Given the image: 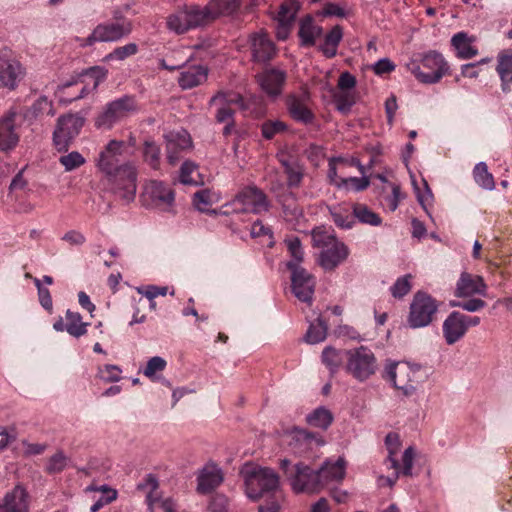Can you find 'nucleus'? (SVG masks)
<instances>
[{
    "instance_id": "nucleus-26",
    "label": "nucleus",
    "mask_w": 512,
    "mask_h": 512,
    "mask_svg": "<svg viewBox=\"0 0 512 512\" xmlns=\"http://www.w3.org/2000/svg\"><path fill=\"white\" fill-rule=\"evenodd\" d=\"M89 323L82 321V316L78 312L67 310L65 322L62 318L53 324V328L58 332L66 331L69 335L79 338L86 334Z\"/></svg>"
},
{
    "instance_id": "nucleus-16",
    "label": "nucleus",
    "mask_w": 512,
    "mask_h": 512,
    "mask_svg": "<svg viewBox=\"0 0 512 512\" xmlns=\"http://www.w3.org/2000/svg\"><path fill=\"white\" fill-rule=\"evenodd\" d=\"M160 66L163 69L173 71L177 68L180 69V73L177 79L178 85L183 90H189L206 82L208 78L209 69L205 65L192 64L179 66H169L165 60L160 61Z\"/></svg>"
},
{
    "instance_id": "nucleus-1",
    "label": "nucleus",
    "mask_w": 512,
    "mask_h": 512,
    "mask_svg": "<svg viewBox=\"0 0 512 512\" xmlns=\"http://www.w3.org/2000/svg\"><path fill=\"white\" fill-rule=\"evenodd\" d=\"M124 141L111 140L97 160V167L113 182V192L125 202L134 199L137 185L136 169L132 164L119 165Z\"/></svg>"
},
{
    "instance_id": "nucleus-63",
    "label": "nucleus",
    "mask_w": 512,
    "mask_h": 512,
    "mask_svg": "<svg viewBox=\"0 0 512 512\" xmlns=\"http://www.w3.org/2000/svg\"><path fill=\"white\" fill-rule=\"evenodd\" d=\"M33 282L38 290V297L40 304L46 309L51 310L52 309V297L50 295V291L42 286L41 280L38 278H34Z\"/></svg>"
},
{
    "instance_id": "nucleus-48",
    "label": "nucleus",
    "mask_w": 512,
    "mask_h": 512,
    "mask_svg": "<svg viewBox=\"0 0 512 512\" xmlns=\"http://www.w3.org/2000/svg\"><path fill=\"white\" fill-rule=\"evenodd\" d=\"M329 168H328V178L330 182L337 187V184L340 182L339 170H343L344 168L349 167L348 159H344L342 157H335L329 160Z\"/></svg>"
},
{
    "instance_id": "nucleus-21",
    "label": "nucleus",
    "mask_w": 512,
    "mask_h": 512,
    "mask_svg": "<svg viewBox=\"0 0 512 512\" xmlns=\"http://www.w3.org/2000/svg\"><path fill=\"white\" fill-rule=\"evenodd\" d=\"M17 116L18 110L15 107H11L0 118V151H10L19 142V135L15 130V119Z\"/></svg>"
},
{
    "instance_id": "nucleus-31",
    "label": "nucleus",
    "mask_w": 512,
    "mask_h": 512,
    "mask_svg": "<svg viewBox=\"0 0 512 512\" xmlns=\"http://www.w3.org/2000/svg\"><path fill=\"white\" fill-rule=\"evenodd\" d=\"M346 462L339 458L335 462L325 461L319 468L321 471V480L323 488H327L333 483H340L345 477Z\"/></svg>"
},
{
    "instance_id": "nucleus-19",
    "label": "nucleus",
    "mask_w": 512,
    "mask_h": 512,
    "mask_svg": "<svg viewBox=\"0 0 512 512\" xmlns=\"http://www.w3.org/2000/svg\"><path fill=\"white\" fill-rule=\"evenodd\" d=\"M144 201L155 208L168 210L174 202L173 190L160 181H150L145 186Z\"/></svg>"
},
{
    "instance_id": "nucleus-56",
    "label": "nucleus",
    "mask_w": 512,
    "mask_h": 512,
    "mask_svg": "<svg viewBox=\"0 0 512 512\" xmlns=\"http://www.w3.org/2000/svg\"><path fill=\"white\" fill-rule=\"evenodd\" d=\"M331 216L334 223L340 228H350L354 222L349 211L340 207L331 209Z\"/></svg>"
},
{
    "instance_id": "nucleus-8",
    "label": "nucleus",
    "mask_w": 512,
    "mask_h": 512,
    "mask_svg": "<svg viewBox=\"0 0 512 512\" xmlns=\"http://www.w3.org/2000/svg\"><path fill=\"white\" fill-rule=\"evenodd\" d=\"M438 311L437 301L425 292L414 294L409 306L407 325L411 329L423 328L430 325Z\"/></svg>"
},
{
    "instance_id": "nucleus-51",
    "label": "nucleus",
    "mask_w": 512,
    "mask_h": 512,
    "mask_svg": "<svg viewBox=\"0 0 512 512\" xmlns=\"http://www.w3.org/2000/svg\"><path fill=\"white\" fill-rule=\"evenodd\" d=\"M144 159L153 168L158 169L160 164V148L154 141L146 140L144 143Z\"/></svg>"
},
{
    "instance_id": "nucleus-27",
    "label": "nucleus",
    "mask_w": 512,
    "mask_h": 512,
    "mask_svg": "<svg viewBox=\"0 0 512 512\" xmlns=\"http://www.w3.org/2000/svg\"><path fill=\"white\" fill-rule=\"evenodd\" d=\"M442 331L448 345H452L462 339L467 332L462 319V313L458 311L451 312L443 322Z\"/></svg>"
},
{
    "instance_id": "nucleus-43",
    "label": "nucleus",
    "mask_w": 512,
    "mask_h": 512,
    "mask_svg": "<svg viewBox=\"0 0 512 512\" xmlns=\"http://www.w3.org/2000/svg\"><path fill=\"white\" fill-rule=\"evenodd\" d=\"M327 336V326L320 318H318L315 322L311 323L307 333L305 335V340L309 344H317L326 339Z\"/></svg>"
},
{
    "instance_id": "nucleus-15",
    "label": "nucleus",
    "mask_w": 512,
    "mask_h": 512,
    "mask_svg": "<svg viewBox=\"0 0 512 512\" xmlns=\"http://www.w3.org/2000/svg\"><path fill=\"white\" fill-rule=\"evenodd\" d=\"M286 435L289 439L288 446L297 454L313 452L325 445L322 435L303 428L294 427Z\"/></svg>"
},
{
    "instance_id": "nucleus-20",
    "label": "nucleus",
    "mask_w": 512,
    "mask_h": 512,
    "mask_svg": "<svg viewBox=\"0 0 512 512\" xmlns=\"http://www.w3.org/2000/svg\"><path fill=\"white\" fill-rule=\"evenodd\" d=\"M292 271V290L297 299L302 302L311 303L315 281L311 274L301 267H294V264H287Z\"/></svg>"
},
{
    "instance_id": "nucleus-25",
    "label": "nucleus",
    "mask_w": 512,
    "mask_h": 512,
    "mask_svg": "<svg viewBox=\"0 0 512 512\" xmlns=\"http://www.w3.org/2000/svg\"><path fill=\"white\" fill-rule=\"evenodd\" d=\"M486 291L487 285L481 276L462 272L456 285L455 295L462 298L474 295L486 296Z\"/></svg>"
},
{
    "instance_id": "nucleus-3",
    "label": "nucleus",
    "mask_w": 512,
    "mask_h": 512,
    "mask_svg": "<svg viewBox=\"0 0 512 512\" xmlns=\"http://www.w3.org/2000/svg\"><path fill=\"white\" fill-rule=\"evenodd\" d=\"M407 68L419 82L435 84L449 73L450 67L440 52L430 50L407 63Z\"/></svg>"
},
{
    "instance_id": "nucleus-5",
    "label": "nucleus",
    "mask_w": 512,
    "mask_h": 512,
    "mask_svg": "<svg viewBox=\"0 0 512 512\" xmlns=\"http://www.w3.org/2000/svg\"><path fill=\"white\" fill-rule=\"evenodd\" d=\"M116 22H104L96 25L88 37L78 38L79 46L91 47L95 43L118 42L129 36L133 30L130 20L115 16Z\"/></svg>"
},
{
    "instance_id": "nucleus-57",
    "label": "nucleus",
    "mask_w": 512,
    "mask_h": 512,
    "mask_svg": "<svg viewBox=\"0 0 512 512\" xmlns=\"http://www.w3.org/2000/svg\"><path fill=\"white\" fill-rule=\"evenodd\" d=\"M285 173L287 175V184L289 187H298L303 179V169L298 165L284 163Z\"/></svg>"
},
{
    "instance_id": "nucleus-29",
    "label": "nucleus",
    "mask_w": 512,
    "mask_h": 512,
    "mask_svg": "<svg viewBox=\"0 0 512 512\" xmlns=\"http://www.w3.org/2000/svg\"><path fill=\"white\" fill-rule=\"evenodd\" d=\"M416 457L415 449L412 446H409L405 449L402 456V464H398V467H391L394 470L393 477H379L380 485H387L389 487H393L399 478L400 475L404 476H412V468L413 461ZM387 467L390 468V465L387 464Z\"/></svg>"
},
{
    "instance_id": "nucleus-14",
    "label": "nucleus",
    "mask_w": 512,
    "mask_h": 512,
    "mask_svg": "<svg viewBox=\"0 0 512 512\" xmlns=\"http://www.w3.org/2000/svg\"><path fill=\"white\" fill-rule=\"evenodd\" d=\"M243 97L240 94H236L230 91H218L209 100V106H217L215 113V119L218 123H224L223 134L225 136L232 133L234 129V110L230 107L232 104H238L242 108Z\"/></svg>"
},
{
    "instance_id": "nucleus-4",
    "label": "nucleus",
    "mask_w": 512,
    "mask_h": 512,
    "mask_svg": "<svg viewBox=\"0 0 512 512\" xmlns=\"http://www.w3.org/2000/svg\"><path fill=\"white\" fill-rule=\"evenodd\" d=\"M314 245L321 248L319 264L325 270H334L346 260L349 254L347 246L332 234L317 229L312 233Z\"/></svg>"
},
{
    "instance_id": "nucleus-12",
    "label": "nucleus",
    "mask_w": 512,
    "mask_h": 512,
    "mask_svg": "<svg viewBox=\"0 0 512 512\" xmlns=\"http://www.w3.org/2000/svg\"><path fill=\"white\" fill-rule=\"evenodd\" d=\"M137 111V103L134 97L124 95L109 102L104 110L96 117L95 125L98 128L110 129Z\"/></svg>"
},
{
    "instance_id": "nucleus-47",
    "label": "nucleus",
    "mask_w": 512,
    "mask_h": 512,
    "mask_svg": "<svg viewBox=\"0 0 512 512\" xmlns=\"http://www.w3.org/2000/svg\"><path fill=\"white\" fill-rule=\"evenodd\" d=\"M370 184L368 177H344L340 178L339 184H337V188L345 189L346 191H363Z\"/></svg>"
},
{
    "instance_id": "nucleus-53",
    "label": "nucleus",
    "mask_w": 512,
    "mask_h": 512,
    "mask_svg": "<svg viewBox=\"0 0 512 512\" xmlns=\"http://www.w3.org/2000/svg\"><path fill=\"white\" fill-rule=\"evenodd\" d=\"M67 464L68 457L63 453V451H57L49 458L46 471L50 474L59 473L66 468Z\"/></svg>"
},
{
    "instance_id": "nucleus-18",
    "label": "nucleus",
    "mask_w": 512,
    "mask_h": 512,
    "mask_svg": "<svg viewBox=\"0 0 512 512\" xmlns=\"http://www.w3.org/2000/svg\"><path fill=\"white\" fill-rule=\"evenodd\" d=\"M252 60L257 63L272 61L277 53V47L267 33L259 31L252 33L248 39Z\"/></svg>"
},
{
    "instance_id": "nucleus-60",
    "label": "nucleus",
    "mask_w": 512,
    "mask_h": 512,
    "mask_svg": "<svg viewBox=\"0 0 512 512\" xmlns=\"http://www.w3.org/2000/svg\"><path fill=\"white\" fill-rule=\"evenodd\" d=\"M334 102L336 105V109L339 112L346 114L350 111L351 107L354 105L355 98L353 95H351L348 92H342V93L336 94L334 96Z\"/></svg>"
},
{
    "instance_id": "nucleus-40",
    "label": "nucleus",
    "mask_w": 512,
    "mask_h": 512,
    "mask_svg": "<svg viewBox=\"0 0 512 512\" xmlns=\"http://www.w3.org/2000/svg\"><path fill=\"white\" fill-rule=\"evenodd\" d=\"M473 177L475 182L483 189H494V178L493 175L488 171V167L485 162H479L478 164L475 165L473 170Z\"/></svg>"
},
{
    "instance_id": "nucleus-9",
    "label": "nucleus",
    "mask_w": 512,
    "mask_h": 512,
    "mask_svg": "<svg viewBox=\"0 0 512 512\" xmlns=\"http://www.w3.org/2000/svg\"><path fill=\"white\" fill-rule=\"evenodd\" d=\"M384 378L389 380L396 389L402 390L405 395L415 391L421 380L419 367L407 362H389L385 367Z\"/></svg>"
},
{
    "instance_id": "nucleus-38",
    "label": "nucleus",
    "mask_w": 512,
    "mask_h": 512,
    "mask_svg": "<svg viewBox=\"0 0 512 512\" xmlns=\"http://www.w3.org/2000/svg\"><path fill=\"white\" fill-rule=\"evenodd\" d=\"M343 38V29L340 25L334 26L324 38L320 50L327 58H333L337 54V48Z\"/></svg>"
},
{
    "instance_id": "nucleus-52",
    "label": "nucleus",
    "mask_w": 512,
    "mask_h": 512,
    "mask_svg": "<svg viewBox=\"0 0 512 512\" xmlns=\"http://www.w3.org/2000/svg\"><path fill=\"white\" fill-rule=\"evenodd\" d=\"M198 169L197 165L191 161H185L180 169V181L186 185H196Z\"/></svg>"
},
{
    "instance_id": "nucleus-13",
    "label": "nucleus",
    "mask_w": 512,
    "mask_h": 512,
    "mask_svg": "<svg viewBox=\"0 0 512 512\" xmlns=\"http://www.w3.org/2000/svg\"><path fill=\"white\" fill-rule=\"evenodd\" d=\"M85 123L78 113H68L58 118L53 132V144L57 151L67 152L72 141L77 137Z\"/></svg>"
},
{
    "instance_id": "nucleus-45",
    "label": "nucleus",
    "mask_w": 512,
    "mask_h": 512,
    "mask_svg": "<svg viewBox=\"0 0 512 512\" xmlns=\"http://www.w3.org/2000/svg\"><path fill=\"white\" fill-rule=\"evenodd\" d=\"M287 249L292 257L287 264H294V267H300V263L303 261L304 252L300 242V239L296 236L288 237L284 240Z\"/></svg>"
},
{
    "instance_id": "nucleus-37",
    "label": "nucleus",
    "mask_w": 512,
    "mask_h": 512,
    "mask_svg": "<svg viewBox=\"0 0 512 512\" xmlns=\"http://www.w3.org/2000/svg\"><path fill=\"white\" fill-rule=\"evenodd\" d=\"M137 489L146 493L147 503L150 509L159 502L160 493L159 481L154 474H147L146 477L137 485Z\"/></svg>"
},
{
    "instance_id": "nucleus-39",
    "label": "nucleus",
    "mask_w": 512,
    "mask_h": 512,
    "mask_svg": "<svg viewBox=\"0 0 512 512\" xmlns=\"http://www.w3.org/2000/svg\"><path fill=\"white\" fill-rule=\"evenodd\" d=\"M321 360L322 363L329 369L332 375L338 371L343 363L341 351L332 346H327L324 348L321 354Z\"/></svg>"
},
{
    "instance_id": "nucleus-41",
    "label": "nucleus",
    "mask_w": 512,
    "mask_h": 512,
    "mask_svg": "<svg viewBox=\"0 0 512 512\" xmlns=\"http://www.w3.org/2000/svg\"><path fill=\"white\" fill-rule=\"evenodd\" d=\"M139 47L134 42H129L123 46H119L114 48L110 53H108L104 58V62L110 61H124L128 57L134 56L138 53Z\"/></svg>"
},
{
    "instance_id": "nucleus-11",
    "label": "nucleus",
    "mask_w": 512,
    "mask_h": 512,
    "mask_svg": "<svg viewBox=\"0 0 512 512\" xmlns=\"http://www.w3.org/2000/svg\"><path fill=\"white\" fill-rule=\"evenodd\" d=\"M291 489L296 494H318L323 488L321 471L314 470L307 464L299 462L294 466V473L288 476Z\"/></svg>"
},
{
    "instance_id": "nucleus-49",
    "label": "nucleus",
    "mask_w": 512,
    "mask_h": 512,
    "mask_svg": "<svg viewBox=\"0 0 512 512\" xmlns=\"http://www.w3.org/2000/svg\"><path fill=\"white\" fill-rule=\"evenodd\" d=\"M30 113L34 117L53 116V103L46 96H41L31 106Z\"/></svg>"
},
{
    "instance_id": "nucleus-28",
    "label": "nucleus",
    "mask_w": 512,
    "mask_h": 512,
    "mask_svg": "<svg viewBox=\"0 0 512 512\" xmlns=\"http://www.w3.org/2000/svg\"><path fill=\"white\" fill-rule=\"evenodd\" d=\"M496 72L500 78L501 90L509 93L512 90V49H504L497 55Z\"/></svg>"
},
{
    "instance_id": "nucleus-17",
    "label": "nucleus",
    "mask_w": 512,
    "mask_h": 512,
    "mask_svg": "<svg viewBox=\"0 0 512 512\" xmlns=\"http://www.w3.org/2000/svg\"><path fill=\"white\" fill-rule=\"evenodd\" d=\"M286 80V71L277 67L267 68L256 75L260 89L271 99L282 95Z\"/></svg>"
},
{
    "instance_id": "nucleus-50",
    "label": "nucleus",
    "mask_w": 512,
    "mask_h": 512,
    "mask_svg": "<svg viewBox=\"0 0 512 512\" xmlns=\"http://www.w3.org/2000/svg\"><path fill=\"white\" fill-rule=\"evenodd\" d=\"M215 200L208 189H203L194 194L193 204L200 212H210V208Z\"/></svg>"
},
{
    "instance_id": "nucleus-62",
    "label": "nucleus",
    "mask_w": 512,
    "mask_h": 512,
    "mask_svg": "<svg viewBox=\"0 0 512 512\" xmlns=\"http://www.w3.org/2000/svg\"><path fill=\"white\" fill-rule=\"evenodd\" d=\"M295 18V10L288 4H282L277 14L278 25L288 28Z\"/></svg>"
},
{
    "instance_id": "nucleus-64",
    "label": "nucleus",
    "mask_w": 512,
    "mask_h": 512,
    "mask_svg": "<svg viewBox=\"0 0 512 512\" xmlns=\"http://www.w3.org/2000/svg\"><path fill=\"white\" fill-rule=\"evenodd\" d=\"M305 154L314 165H318L325 157L324 148L316 144H310L306 149Z\"/></svg>"
},
{
    "instance_id": "nucleus-42",
    "label": "nucleus",
    "mask_w": 512,
    "mask_h": 512,
    "mask_svg": "<svg viewBox=\"0 0 512 512\" xmlns=\"http://www.w3.org/2000/svg\"><path fill=\"white\" fill-rule=\"evenodd\" d=\"M353 215L361 223L378 226L381 224V218L364 204L353 205Z\"/></svg>"
},
{
    "instance_id": "nucleus-54",
    "label": "nucleus",
    "mask_w": 512,
    "mask_h": 512,
    "mask_svg": "<svg viewBox=\"0 0 512 512\" xmlns=\"http://www.w3.org/2000/svg\"><path fill=\"white\" fill-rule=\"evenodd\" d=\"M411 288V275L407 274L398 278L391 286L390 291L393 297L402 298L410 292Z\"/></svg>"
},
{
    "instance_id": "nucleus-22",
    "label": "nucleus",
    "mask_w": 512,
    "mask_h": 512,
    "mask_svg": "<svg viewBox=\"0 0 512 512\" xmlns=\"http://www.w3.org/2000/svg\"><path fill=\"white\" fill-rule=\"evenodd\" d=\"M26 70L17 59L0 58V85L15 90L24 79Z\"/></svg>"
},
{
    "instance_id": "nucleus-59",
    "label": "nucleus",
    "mask_w": 512,
    "mask_h": 512,
    "mask_svg": "<svg viewBox=\"0 0 512 512\" xmlns=\"http://www.w3.org/2000/svg\"><path fill=\"white\" fill-rule=\"evenodd\" d=\"M122 370L116 365L107 364L99 368L98 375L104 382H118Z\"/></svg>"
},
{
    "instance_id": "nucleus-44",
    "label": "nucleus",
    "mask_w": 512,
    "mask_h": 512,
    "mask_svg": "<svg viewBox=\"0 0 512 512\" xmlns=\"http://www.w3.org/2000/svg\"><path fill=\"white\" fill-rule=\"evenodd\" d=\"M385 444L388 450L386 464H389L390 467H398L399 462L396 456L401 448L399 435L397 433H389L386 436Z\"/></svg>"
},
{
    "instance_id": "nucleus-30",
    "label": "nucleus",
    "mask_w": 512,
    "mask_h": 512,
    "mask_svg": "<svg viewBox=\"0 0 512 512\" xmlns=\"http://www.w3.org/2000/svg\"><path fill=\"white\" fill-rule=\"evenodd\" d=\"M286 107L290 117L296 122L309 125L314 122L315 115L305 101L298 96L289 95L286 99Z\"/></svg>"
},
{
    "instance_id": "nucleus-36",
    "label": "nucleus",
    "mask_w": 512,
    "mask_h": 512,
    "mask_svg": "<svg viewBox=\"0 0 512 512\" xmlns=\"http://www.w3.org/2000/svg\"><path fill=\"white\" fill-rule=\"evenodd\" d=\"M298 35L302 45L313 46L316 39L322 35V28L315 25L313 19L308 16L301 21Z\"/></svg>"
},
{
    "instance_id": "nucleus-61",
    "label": "nucleus",
    "mask_w": 512,
    "mask_h": 512,
    "mask_svg": "<svg viewBox=\"0 0 512 512\" xmlns=\"http://www.w3.org/2000/svg\"><path fill=\"white\" fill-rule=\"evenodd\" d=\"M166 367V361L159 356H154L147 362V365L143 371L144 375L150 379L155 378L157 372H161Z\"/></svg>"
},
{
    "instance_id": "nucleus-55",
    "label": "nucleus",
    "mask_w": 512,
    "mask_h": 512,
    "mask_svg": "<svg viewBox=\"0 0 512 512\" xmlns=\"http://www.w3.org/2000/svg\"><path fill=\"white\" fill-rule=\"evenodd\" d=\"M287 130V125L280 120H269L262 124L261 133L265 139H272L276 134Z\"/></svg>"
},
{
    "instance_id": "nucleus-7",
    "label": "nucleus",
    "mask_w": 512,
    "mask_h": 512,
    "mask_svg": "<svg viewBox=\"0 0 512 512\" xmlns=\"http://www.w3.org/2000/svg\"><path fill=\"white\" fill-rule=\"evenodd\" d=\"M377 368V358L368 347L360 346L346 351L345 370L357 381L369 379Z\"/></svg>"
},
{
    "instance_id": "nucleus-46",
    "label": "nucleus",
    "mask_w": 512,
    "mask_h": 512,
    "mask_svg": "<svg viewBox=\"0 0 512 512\" xmlns=\"http://www.w3.org/2000/svg\"><path fill=\"white\" fill-rule=\"evenodd\" d=\"M59 163L66 172H71L86 163L85 157L78 151H72L59 157Z\"/></svg>"
},
{
    "instance_id": "nucleus-10",
    "label": "nucleus",
    "mask_w": 512,
    "mask_h": 512,
    "mask_svg": "<svg viewBox=\"0 0 512 512\" xmlns=\"http://www.w3.org/2000/svg\"><path fill=\"white\" fill-rule=\"evenodd\" d=\"M226 207L233 213L259 214L268 211L269 202L262 190L249 186L238 192Z\"/></svg>"
},
{
    "instance_id": "nucleus-24",
    "label": "nucleus",
    "mask_w": 512,
    "mask_h": 512,
    "mask_svg": "<svg viewBox=\"0 0 512 512\" xmlns=\"http://www.w3.org/2000/svg\"><path fill=\"white\" fill-rule=\"evenodd\" d=\"M165 140L167 159L172 165H175L179 161L182 152L192 148V139L185 130L169 132L165 135Z\"/></svg>"
},
{
    "instance_id": "nucleus-34",
    "label": "nucleus",
    "mask_w": 512,
    "mask_h": 512,
    "mask_svg": "<svg viewBox=\"0 0 512 512\" xmlns=\"http://www.w3.org/2000/svg\"><path fill=\"white\" fill-rule=\"evenodd\" d=\"M475 39L469 37L465 32L455 34L451 39V44L455 48L457 57L460 59H470L477 55L478 50L473 45Z\"/></svg>"
},
{
    "instance_id": "nucleus-35",
    "label": "nucleus",
    "mask_w": 512,
    "mask_h": 512,
    "mask_svg": "<svg viewBox=\"0 0 512 512\" xmlns=\"http://www.w3.org/2000/svg\"><path fill=\"white\" fill-rule=\"evenodd\" d=\"M333 413L324 406H319L306 416V422L313 428L327 430L333 423Z\"/></svg>"
},
{
    "instance_id": "nucleus-6",
    "label": "nucleus",
    "mask_w": 512,
    "mask_h": 512,
    "mask_svg": "<svg viewBox=\"0 0 512 512\" xmlns=\"http://www.w3.org/2000/svg\"><path fill=\"white\" fill-rule=\"evenodd\" d=\"M210 22L205 7L199 5H184L167 17V28L176 33L183 34L190 30L202 27Z\"/></svg>"
},
{
    "instance_id": "nucleus-2",
    "label": "nucleus",
    "mask_w": 512,
    "mask_h": 512,
    "mask_svg": "<svg viewBox=\"0 0 512 512\" xmlns=\"http://www.w3.org/2000/svg\"><path fill=\"white\" fill-rule=\"evenodd\" d=\"M244 481L246 496L257 501L265 494L276 491L280 486L278 473L270 468L255 463H246L240 470Z\"/></svg>"
},
{
    "instance_id": "nucleus-23",
    "label": "nucleus",
    "mask_w": 512,
    "mask_h": 512,
    "mask_svg": "<svg viewBox=\"0 0 512 512\" xmlns=\"http://www.w3.org/2000/svg\"><path fill=\"white\" fill-rule=\"evenodd\" d=\"M224 481L223 470L214 462H208L199 470L197 476V492L208 494Z\"/></svg>"
},
{
    "instance_id": "nucleus-32",
    "label": "nucleus",
    "mask_w": 512,
    "mask_h": 512,
    "mask_svg": "<svg viewBox=\"0 0 512 512\" xmlns=\"http://www.w3.org/2000/svg\"><path fill=\"white\" fill-rule=\"evenodd\" d=\"M11 512H28V493L21 485H16L4 496L1 504Z\"/></svg>"
},
{
    "instance_id": "nucleus-33",
    "label": "nucleus",
    "mask_w": 512,
    "mask_h": 512,
    "mask_svg": "<svg viewBox=\"0 0 512 512\" xmlns=\"http://www.w3.org/2000/svg\"><path fill=\"white\" fill-rule=\"evenodd\" d=\"M241 6V0H211L205 7L210 21L228 16L236 12Z\"/></svg>"
},
{
    "instance_id": "nucleus-58",
    "label": "nucleus",
    "mask_w": 512,
    "mask_h": 512,
    "mask_svg": "<svg viewBox=\"0 0 512 512\" xmlns=\"http://www.w3.org/2000/svg\"><path fill=\"white\" fill-rule=\"evenodd\" d=\"M100 490L103 495L90 507L91 512H97L105 505L113 502L117 498V491L107 486H102Z\"/></svg>"
}]
</instances>
